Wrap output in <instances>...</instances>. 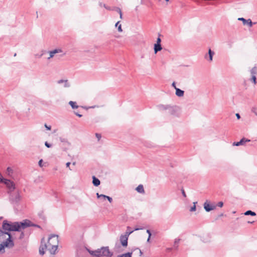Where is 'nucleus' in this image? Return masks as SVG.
I'll return each instance as SVG.
<instances>
[{"label":"nucleus","instance_id":"nucleus-56","mask_svg":"<svg viewBox=\"0 0 257 257\" xmlns=\"http://www.w3.org/2000/svg\"><path fill=\"white\" fill-rule=\"evenodd\" d=\"M205 58V59H207V54H206L204 56Z\"/></svg>","mask_w":257,"mask_h":257},{"label":"nucleus","instance_id":"nucleus-9","mask_svg":"<svg viewBox=\"0 0 257 257\" xmlns=\"http://www.w3.org/2000/svg\"><path fill=\"white\" fill-rule=\"evenodd\" d=\"M128 234L122 235L120 237V241L122 246L126 247L127 245Z\"/></svg>","mask_w":257,"mask_h":257},{"label":"nucleus","instance_id":"nucleus-38","mask_svg":"<svg viewBox=\"0 0 257 257\" xmlns=\"http://www.w3.org/2000/svg\"><path fill=\"white\" fill-rule=\"evenodd\" d=\"M161 39L160 37H158L157 40V43L156 44H161Z\"/></svg>","mask_w":257,"mask_h":257},{"label":"nucleus","instance_id":"nucleus-19","mask_svg":"<svg viewBox=\"0 0 257 257\" xmlns=\"http://www.w3.org/2000/svg\"><path fill=\"white\" fill-rule=\"evenodd\" d=\"M180 239L179 238H175L173 245V248L175 249H178V244L180 242Z\"/></svg>","mask_w":257,"mask_h":257},{"label":"nucleus","instance_id":"nucleus-21","mask_svg":"<svg viewBox=\"0 0 257 257\" xmlns=\"http://www.w3.org/2000/svg\"><path fill=\"white\" fill-rule=\"evenodd\" d=\"M69 104L73 109L77 108L78 107V105H77L76 102L75 101H70Z\"/></svg>","mask_w":257,"mask_h":257},{"label":"nucleus","instance_id":"nucleus-11","mask_svg":"<svg viewBox=\"0 0 257 257\" xmlns=\"http://www.w3.org/2000/svg\"><path fill=\"white\" fill-rule=\"evenodd\" d=\"M62 52V50L61 49H55L53 50H52V51H50L48 52V53H49V57L47 58L48 60L50 59L51 58H52L54 56V55L56 53H61Z\"/></svg>","mask_w":257,"mask_h":257},{"label":"nucleus","instance_id":"nucleus-4","mask_svg":"<svg viewBox=\"0 0 257 257\" xmlns=\"http://www.w3.org/2000/svg\"><path fill=\"white\" fill-rule=\"evenodd\" d=\"M14 245L15 244L12 239V236H9L7 241L0 243V253H4L6 251L5 248L11 249L14 246Z\"/></svg>","mask_w":257,"mask_h":257},{"label":"nucleus","instance_id":"nucleus-39","mask_svg":"<svg viewBox=\"0 0 257 257\" xmlns=\"http://www.w3.org/2000/svg\"><path fill=\"white\" fill-rule=\"evenodd\" d=\"M45 127L47 128L48 130H51V126L50 125H47V124H45Z\"/></svg>","mask_w":257,"mask_h":257},{"label":"nucleus","instance_id":"nucleus-7","mask_svg":"<svg viewBox=\"0 0 257 257\" xmlns=\"http://www.w3.org/2000/svg\"><path fill=\"white\" fill-rule=\"evenodd\" d=\"M1 182H3L11 191H13L15 189L14 183L10 180L3 179V181H1Z\"/></svg>","mask_w":257,"mask_h":257},{"label":"nucleus","instance_id":"nucleus-18","mask_svg":"<svg viewBox=\"0 0 257 257\" xmlns=\"http://www.w3.org/2000/svg\"><path fill=\"white\" fill-rule=\"evenodd\" d=\"M143 229L142 228H136L134 229V230H132L131 229V227L130 226H127V230H126V231L125 234H128V236L129 235L131 234L132 232H133L134 231L138 230L139 229Z\"/></svg>","mask_w":257,"mask_h":257},{"label":"nucleus","instance_id":"nucleus-51","mask_svg":"<svg viewBox=\"0 0 257 257\" xmlns=\"http://www.w3.org/2000/svg\"><path fill=\"white\" fill-rule=\"evenodd\" d=\"M139 252H140V255L142 256L143 255V252L141 249H139Z\"/></svg>","mask_w":257,"mask_h":257},{"label":"nucleus","instance_id":"nucleus-34","mask_svg":"<svg viewBox=\"0 0 257 257\" xmlns=\"http://www.w3.org/2000/svg\"><path fill=\"white\" fill-rule=\"evenodd\" d=\"M223 203L222 201H220L217 204V206L219 207H222L223 206Z\"/></svg>","mask_w":257,"mask_h":257},{"label":"nucleus","instance_id":"nucleus-47","mask_svg":"<svg viewBox=\"0 0 257 257\" xmlns=\"http://www.w3.org/2000/svg\"><path fill=\"white\" fill-rule=\"evenodd\" d=\"M182 195L184 197H186V194H185V192L184 191V190L183 189L182 190Z\"/></svg>","mask_w":257,"mask_h":257},{"label":"nucleus","instance_id":"nucleus-13","mask_svg":"<svg viewBox=\"0 0 257 257\" xmlns=\"http://www.w3.org/2000/svg\"><path fill=\"white\" fill-rule=\"evenodd\" d=\"M57 83L58 84H63L64 87L66 88L69 87L70 86L69 83L68 82V80L61 79L58 80L57 81Z\"/></svg>","mask_w":257,"mask_h":257},{"label":"nucleus","instance_id":"nucleus-23","mask_svg":"<svg viewBox=\"0 0 257 257\" xmlns=\"http://www.w3.org/2000/svg\"><path fill=\"white\" fill-rule=\"evenodd\" d=\"M250 73H251L252 76H255L256 74L257 73V68L256 66L253 67L250 70Z\"/></svg>","mask_w":257,"mask_h":257},{"label":"nucleus","instance_id":"nucleus-48","mask_svg":"<svg viewBox=\"0 0 257 257\" xmlns=\"http://www.w3.org/2000/svg\"><path fill=\"white\" fill-rule=\"evenodd\" d=\"M75 114L77 116H78V117H82V115H81V114H79V113H78V112H75Z\"/></svg>","mask_w":257,"mask_h":257},{"label":"nucleus","instance_id":"nucleus-59","mask_svg":"<svg viewBox=\"0 0 257 257\" xmlns=\"http://www.w3.org/2000/svg\"><path fill=\"white\" fill-rule=\"evenodd\" d=\"M169 0H165L166 2H168Z\"/></svg>","mask_w":257,"mask_h":257},{"label":"nucleus","instance_id":"nucleus-14","mask_svg":"<svg viewBox=\"0 0 257 257\" xmlns=\"http://www.w3.org/2000/svg\"><path fill=\"white\" fill-rule=\"evenodd\" d=\"M136 190L141 194H144L145 193V190L144 188V186L142 184H140L136 189Z\"/></svg>","mask_w":257,"mask_h":257},{"label":"nucleus","instance_id":"nucleus-33","mask_svg":"<svg viewBox=\"0 0 257 257\" xmlns=\"http://www.w3.org/2000/svg\"><path fill=\"white\" fill-rule=\"evenodd\" d=\"M45 145L46 147L49 148H51L52 147V145L48 143L47 142H46L45 143Z\"/></svg>","mask_w":257,"mask_h":257},{"label":"nucleus","instance_id":"nucleus-25","mask_svg":"<svg viewBox=\"0 0 257 257\" xmlns=\"http://www.w3.org/2000/svg\"><path fill=\"white\" fill-rule=\"evenodd\" d=\"M96 196L98 198L102 199L103 200L106 199V195L103 194H99L98 193H96Z\"/></svg>","mask_w":257,"mask_h":257},{"label":"nucleus","instance_id":"nucleus-8","mask_svg":"<svg viewBox=\"0 0 257 257\" xmlns=\"http://www.w3.org/2000/svg\"><path fill=\"white\" fill-rule=\"evenodd\" d=\"M204 208L206 212H209L211 210H214L216 208V206L213 204H210L207 200L203 204Z\"/></svg>","mask_w":257,"mask_h":257},{"label":"nucleus","instance_id":"nucleus-30","mask_svg":"<svg viewBox=\"0 0 257 257\" xmlns=\"http://www.w3.org/2000/svg\"><path fill=\"white\" fill-rule=\"evenodd\" d=\"M196 203H197V202H194L193 204H194V205L191 207L190 209V211L191 212H193V211H195L196 209Z\"/></svg>","mask_w":257,"mask_h":257},{"label":"nucleus","instance_id":"nucleus-1","mask_svg":"<svg viewBox=\"0 0 257 257\" xmlns=\"http://www.w3.org/2000/svg\"><path fill=\"white\" fill-rule=\"evenodd\" d=\"M59 243L58 235L52 234L48 238L47 243H46L44 238L41 239V244L39 248V253L41 255L45 253V251L47 249L51 254H55L58 249Z\"/></svg>","mask_w":257,"mask_h":257},{"label":"nucleus","instance_id":"nucleus-20","mask_svg":"<svg viewBox=\"0 0 257 257\" xmlns=\"http://www.w3.org/2000/svg\"><path fill=\"white\" fill-rule=\"evenodd\" d=\"M59 140L60 142L64 143V145H67V146H69L70 145V143L66 139L61 137L59 138Z\"/></svg>","mask_w":257,"mask_h":257},{"label":"nucleus","instance_id":"nucleus-54","mask_svg":"<svg viewBox=\"0 0 257 257\" xmlns=\"http://www.w3.org/2000/svg\"><path fill=\"white\" fill-rule=\"evenodd\" d=\"M151 236H149L147 239V242H149L150 240Z\"/></svg>","mask_w":257,"mask_h":257},{"label":"nucleus","instance_id":"nucleus-16","mask_svg":"<svg viewBox=\"0 0 257 257\" xmlns=\"http://www.w3.org/2000/svg\"><path fill=\"white\" fill-rule=\"evenodd\" d=\"M176 95L178 97H182L184 95V91L179 88H176Z\"/></svg>","mask_w":257,"mask_h":257},{"label":"nucleus","instance_id":"nucleus-49","mask_svg":"<svg viewBox=\"0 0 257 257\" xmlns=\"http://www.w3.org/2000/svg\"><path fill=\"white\" fill-rule=\"evenodd\" d=\"M99 5H100V6L103 7L104 8H105V7L106 6L105 4H103L101 3H100Z\"/></svg>","mask_w":257,"mask_h":257},{"label":"nucleus","instance_id":"nucleus-41","mask_svg":"<svg viewBox=\"0 0 257 257\" xmlns=\"http://www.w3.org/2000/svg\"><path fill=\"white\" fill-rule=\"evenodd\" d=\"M105 8L109 11H112V10H113V8H111L110 7H107V6H106Z\"/></svg>","mask_w":257,"mask_h":257},{"label":"nucleus","instance_id":"nucleus-29","mask_svg":"<svg viewBox=\"0 0 257 257\" xmlns=\"http://www.w3.org/2000/svg\"><path fill=\"white\" fill-rule=\"evenodd\" d=\"M251 111L257 116V106H254L251 107Z\"/></svg>","mask_w":257,"mask_h":257},{"label":"nucleus","instance_id":"nucleus-3","mask_svg":"<svg viewBox=\"0 0 257 257\" xmlns=\"http://www.w3.org/2000/svg\"><path fill=\"white\" fill-rule=\"evenodd\" d=\"M88 251L91 255L95 257H112L113 254L108 246H102L95 250L88 249Z\"/></svg>","mask_w":257,"mask_h":257},{"label":"nucleus","instance_id":"nucleus-22","mask_svg":"<svg viewBox=\"0 0 257 257\" xmlns=\"http://www.w3.org/2000/svg\"><path fill=\"white\" fill-rule=\"evenodd\" d=\"M214 54V52L212 51L210 49L208 50V55H209V59L210 61H212L213 56Z\"/></svg>","mask_w":257,"mask_h":257},{"label":"nucleus","instance_id":"nucleus-57","mask_svg":"<svg viewBox=\"0 0 257 257\" xmlns=\"http://www.w3.org/2000/svg\"><path fill=\"white\" fill-rule=\"evenodd\" d=\"M95 107H96V106H91V107H90V108H95Z\"/></svg>","mask_w":257,"mask_h":257},{"label":"nucleus","instance_id":"nucleus-52","mask_svg":"<svg viewBox=\"0 0 257 257\" xmlns=\"http://www.w3.org/2000/svg\"><path fill=\"white\" fill-rule=\"evenodd\" d=\"M119 14V16H120V18L122 19V12L120 13Z\"/></svg>","mask_w":257,"mask_h":257},{"label":"nucleus","instance_id":"nucleus-15","mask_svg":"<svg viewBox=\"0 0 257 257\" xmlns=\"http://www.w3.org/2000/svg\"><path fill=\"white\" fill-rule=\"evenodd\" d=\"M92 183L94 186L97 187L100 185V182L98 179L96 178L95 176H93L92 177Z\"/></svg>","mask_w":257,"mask_h":257},{"label":"nucleus","instance_id":"nucleus-44","mask_svg":"<svg viewBox=\"0 0 257 257\" xmlns=\"http://www.w3.org/2000/svg\"><path fill=\"white\" fill-rule=\"evenodd\" d=\"M172 86L176 89V88H178L176 86V83L175 82H173L172 84Z\"/></svg>","mask_w":257,"mask_h":257},{"label":"nucleus","instance_id":"nucleus-27","mask_svg":"<svg viewBox=\"0 0 257 257\" xmlns=\"http://www.w3.org/2000/svg\"><path fill=\"white\" fill-rule=\"evenodd\" d=\"M45 51L44 50H42L41 52V53H38V54H36L35 55V56L36 57V58H41L43 55L45 54Z\"/></svg>","mask_w":257,"mask_h":257},{"label":"nucleus","instance_id":"nucleus-37","mask_svg":"<svg viewBox=\"0 0 257 257\" xmlns=\"http://www.w3.org/2000/svg\"><path fill=\"white\" fill-rule=\"evenodd\" d=\"M95 136L98 139V141L100 139V138L101 137V135L99 134H97V133L95 134Z\"/></svg>","mask_w":257,"mask_h":257},{"label":"nucleus","instance_id":"nucleus-5","mask_svg":"<svg viewBox=\"0 0 257 257\" xmlns=\"http://www.w3.org/2000/svg\"><path fill=\"white\" fill-rule=\"evenodd\" d=\"M20 200L21 196L19 192H16L10 194V201L11 204L13 205L14 207H16V206L18 205Z\"/></svg>","mask_w":257,"mask_h":257},{"label":"nucleus","instance_id":"nucleus-40","mask_svg":"<svg viewBox=\"0 0 257 257\" xmlns=\"http://www.w3.org/2000/svg\"><path fill=\"white\" fill-rule=\"evenodd\" d=\"M31 224L32 225H30L29 227H30V226H36V227H39V228L40 227V226L39 225L33 224L32 222H31Z\"/></svg>","mask_w":257,"mask_h":257},{"label":"nucleus","instance_id":"nucleus-61","mask_svg":"<svg viewBox=\"0 0 257 257\" xmlns=\"http://www.w3.org/2000/svg\"><path fill=\"white\" fill-rule=\"evenodd\" d=\"M2 218H3L2 217H0V219H1Z\"/></svg>","mask_w":257,"mask_h":257},{"label":"nucleus","instance_id":"nucleus-32","mask_svg":"<svg viewBox=\"0 0 257 257\" xmlns=\"http://www.w3.org/2000/svg\"><path fill=\"white\" fill-rule=\"evenodd\" d=\"M251 81L254 84H255L256 83V76H251Z\"/></svg>","mask_w":257,"mask_h":257},{"label":"nucleus","instance_id":"nucleus-45","mask_svg":"<svg viewBox=\"0 0 257 257\" xmlns=\"http://www.w3.org/2000/svg\"><path fill=\"white\" fill-rule=\"evenodd\" d=\"M24 236V233L23 232H22L20 236V238H23Z\"/></svg>","mask_w":257,"mask_h":257},{"label":"nucleus","instance_id":"nucleus-60","mask_svg":"<svg viewBox=\"0 0 257 257\" xmlns=\"http://www.w3.org/2000/svg\"><path fill=\"white\" fill-rule=\"evenodd\" d=\"M16 55H17V54H16V53H15V54H14V56H16Z\"/></svg>","mask_w":257,"mask_h":257},{"label":"nucleus","instance_id":"nucleus-31","mask_svg":"<svg viewBox=\"0 0 257 257\" xmlns=\"http://www.w3.org/2000/svg\"><path fill=\"white\" fill-rule=\"evenodd\" d=\"M112 10L116 11L118 14L121 12L120 9L118 7H113Z\"/></svg>","mask_w":257,"mask_h":257},{"label":"nucleus","instance_id":"nucleus-12","mask_svg":"<svg viewBox=\"0 0 257 257\" xmlns=\"http://www.w3.org/2000/svg\"><path fill=\"white\" fill-rule=\"evenodd\" d=\"M238 21H242L243 25H248L249 27H251L252 26V22L250 19L246 20L243 18H239L238 19Z\"/></svg>","mask_w":257,"mask_h":257},{"label":"nucleus","instance_id":"nucleus-43","mask_svg":"<svg viewBox=\"0 0 257 257\" xmlns=\"http://www.w3.org/2000/svg\"><path fill=\"white\" fill-rule=\"evenodd\" d=\"M147 232L149 234V236H151L152 234L151 231L149 229L147 230Z\"/></svg>","mask_w":257,"mask_h":257},{"label":"nucleus","instance_id":"nucleus-28","mask_svg":"<svg viewBox=\"0 0 257 257\" xmlns=\"http://www.w3.org/2000/svg\"><path fill=\"white\" fill-rule=\"evenodd\" d=\"M132 252H127L122 254L121 255H119V257H132Z\"/></svg>","mask_w":257,"mask_h":257},{"label":"nucleus","instance_id":"nucleus-6","mask_svg":"<svg viewBox=\"0 0 257 257\" xmlns=\"http://www.w3.org/2000/svg\"><path fill=\"white\" fill-rule=\"evenodd\" d=\"M12 236L11 233L5 231L0 228V243L7 241L9 236Z\"/></svg>","mask_w":257,"mask_h":257},{"label":"nucleus","instance_id":"nucleus-26","mask_svg":"<svg viewBox=\"0 0 257 257\" xmlns=\"http://www.w3.org/2000/svg\"><path fill=\"white\" fill-rule=\"evenodd\" d=\"M119 24V21H118L115 25V27L117 28L118 31L119 32H121L122 30L121 29V26Z\"/></svg>","mask_w":257,"mask_h":257},{"label":"nucleus","instance_id":"nucleus-24","mask_svg":"<svg viewBox=\"0 0 257 257\" xmlns=\"http://www.w3.org/2000/svg\"><path fill=\"white\" fill-rule=\"evenodd\" d=\"M244 215L255 216L256 215V213L252 211L251 210H248L244 213Z\"/></svg>","mask_w":257,"mask_h":257},{"label":"nucleus","instance_id":"nucleus-10","mask_svg":"<svg viewBox=\"0 0 257 257\" xmlns=\"http://www.w3.org/2000/svg\"><path fill=\"white\" fill-rule=\"evenodd\" d=\"M250 141V140L246 139L245 138H243L241 139L240 141L237 142H234L232 144L233 146H239L241 145H244L245 143L249 142Z\"/></svg>","mask_w":257,"mask_h":257},{"label":"nucleus","instance_id":"nucleus-35","mask_svg":"<svg viewBox=\"0 0 257 257\" xmlns=\"http://www.w3.org/2000/svg\"><path fill=\"white\" fill-rule=\"evenodd\" d=\"M43 160L42 159H41L39 160V162H38V164H39V166L40 167H43Z\"/></svg>","mask_w":257,"mask_h":257},{"label":"nucleus","instance_id":"nucleus-58","mask_svg":"<svg viewBox=\"0 0 257 257\" xmlns=\"http://www.w3.org/2000/svg\"><path fill=\"white\" fill-rule=\"evenodd\" d=\"M75 164H76V163H75V162H73V163H72V164H73V165H75Z\"/></svg>","mask_w":257,"mask_h":257},{"label":"nucleus","instance_id":"nucleus-55","mask_svg":"<svg viewBox=\"0 0 257 257\" xmlns=\"http://www.w3.org/2000/svg\"><path fill=\"white\" fill-rule=\"evenodd\" d=\"M172 249H173V248H167L168 250H169V251H171Z\"/></svg>","mask_w":257,"mask_h":257},{"label":"nucleus","instance_id":"nucleus-46","mask_svg":"<svg viewBox=\"0 0 257 257\" xmlns=\"http://www.w3.org/2000/svg\"><path fill=\"white\" fill-rule=\"evenodd\" d=\"M235 115H236V117H237V118L238 119L240 118V114L239 113H236Z\"/></svg>","mask_w":257,"mask_h":257},{"label":"nucleus","instance_id":"nucleus-17","mask_svg":"<svg viewBox=\"0 0 257 257\" xmlns=\"http://www.w3.org/2000/svg\"><path fill=\"white\" fill-rule=\"evenodd\" d=\"M162 49V47L161 44H155L154 45V52L156 54L158 51H161Z\"/></svg>","mask_w":257,"mask_h":257},{"label":"nucleus","instance_id":"nucleus-36","mask_svg":"<svg viewBox=\"0 0 257 257\" xmlns=\"http://www.w3.org/2000/svg\"><path fill=\"white\" fill-rule=\"evenodd\" d=\"M106 199L107 200H108V201L110 203H111V202H112V198H111V197H109V196H106Z\"/></svg>","mask_w":257,"mask_h":257},{"label":"nucleus","instance_id":"nucleus-53","mask_svg":"<svg viewBox=\"0 0 257 257\" xmlns=\"http://www.w3.org/2000/svg\"><path fill=\"white\" fill-rule=\"evenodd\" d=\"M162 108L163 109H167L168 107V106H163V105H162Z\"/></svg>","mask_w":257,"mask_h":257},{"label":"nucleus","instance_id":"nucleus-50","mask_svg":"<svg viewBox=\"0 0 257 257\" xmlns=\"http://www.w3.org/2000/svg\"><path fill=\"white\" fill-rule=\"evenodd\" d=\"M70 164H71V163H70V162H67V163H66V167H69V166H70Z\"/></svg>","mask_w":257,"mask_h":257},{"label":"nucleus","instance_id":"nucleus-2","mask_svg":"<svg viewBox=\"0 0 257 257\" xmlns=\"http://www.w3.org/2000/svg\"><path fill=\"white\" fill-rule=\"evenodd\" d=\"M31 221L28 219H25L22 222H9L6 220L3 222L2 228L4 231H21L30 225H32Z\"/></svg>","mask_w":257,"mask_h":257},{"label":"nucleus","instance_id":"nucleus-42","mask_svg":"<svg viewBox=\"0 0 257 257\" xmlns=\"http://www.w3.org/2000/svg\"><path fill=\"white\" fill-rule=\"evenodd\" d=\"M7 171L9 172V173L10 174L11 172H12V169L10 168V167H8L7 168Z\"/></svg>","mask_w":257,"mask_h":257}]
</instances>
